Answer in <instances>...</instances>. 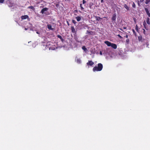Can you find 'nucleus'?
<instances>
[{
    "label": "nucleus",
    "instance_id": "14",
    "mask_svg": "<svg viewBox=\"0 0 150 150\" xmlns=\"http://www.w3.org/2000/svg\"><path fill=\"white\" fill-rule=\"evenodd\" d=\"M138 39L139 41H142V37L141 35H139L138 37Z\"/></svg>",
    "mask_w": 150,
    "mask_h": 150
},
{
    "label": "nucleus",
    "instance_id": "2",
    "mask_svg": "<svg viewBox=\"0 0 150 150\" xmlns=\"http://www.w3.org/2000/svg\"><path fill=\"white\" fill-rule=\"evenodd\" d=\"M104 43L108 46L111 47L112 48L115 49L117 48V45L115 44L112 43L108 41H105Z\"/></svg>",
    "mask_w": 150,
    "mask_h": 150
},
{
    "label": "nucleus",
    "instance_id": "6",
    "mask_svg": "<svg viewBox=\"0 0 150 150\" xmlns=\"http://www.w3.org/2000/svg\"><path fill=\"white\" fill-rule=\"evenodd\" d=\"M71 32L73 33H74L76 34V31L75 30V29L74 28V27L73 26H72L71 27Z\"/></svg>",
    "mask_w": 150,
    "mask_h": 150
},
{
    "label": "nucleus",
    "instance_id": "45",
    "mask_svg": "<svg viewBox=\"0 0 150 150\" xmlns=\"http://www.w3.org/2000/svg\"><path fill=\"white\" fill-rule=\"evenodd\" d=\"M74 15H76V14H74Z\"/></svg>",
    "mask_w": 150,
    "mask_h": 150
},
{
    "label": "nucleus",
    "instance_id": "27",
    "mask_svg": "<svg viewBox=\"0 0 150 150\" xmlns=\"http://www.w3.org/2000/svg\"><path fill=\"white\" fill-rule=\"evenodd\" d=\"M86 1H85V0H83L82 3L83 4H85L86 3Z\"/></svg>",
    "mask_w": 150,
    "mask_h": 150
},
{
    "label": "nucleus",
    "instance_id": "12",
    "mask_svg": "<svg viewBox=\"0 0 150 150\" xmlns=\"http://www.w3.org/2000/svg\"><path fill=\"white\" fill-rule=\"evenodd\" d=\"M57 37L58 38H59L62 41H63L64 40L62 38V36L60 35H57Z\"/></svg>",
    "mask_w": 150,
    "mask_h": 150
},
{
    "label": "nucleus",
    "instance_id": "28",
    "mask_svg": "<svg viewBox=\"0 0 150 150\" xmlns=\"http://www.w3.org/2000/svg\"><path fill=\"white\" fill-rule=\"evenodd\" d=\"M148 16L150 17V13H149V12L146 13Z\"/></svg>",
    "mask_w": 150,
    "mask_h": 150
},
{
    "label": "nucleus",
    "instance_id": "15",
    "mask_svg": "<svg viewBox=\"0 0 150 150\" xmlns=\"http://www.w3.org/2000/svg\"><path fill=\"white\" fill-rule=\"evenodd\" d=\"M124 6L127 11H129V7L126 4H124Z\"/></svg>",
    "mask_w": 150,
    "mask_h": 150
},
{
    "label": "nucleus",
    "instance_id": "25",
    "mask_svg": "<svg viewBox=\"0 0 150 150\" xmlns=\"http://www.w3.org/2000/svg\"><path fill=\"white\" fill-rule=\"evenodd\" d=\"M117 36H118L120 39H122L123 38L119 34H118V35H117Z\"/></svg>",
    "mask_w": 150,
    "mask_h": 150
},
{
    "label": "nucleus",
    "instance_id": "22",
    "mask_svg": "<svg viewBox=\"0 0 150 150\" xmlns=\"http://www.w3.org/2000/svg\"><path fill=\"white\" fill-rule=\"evenodd\" d=\"M145 10L146 13H148V12H149L147 8H145Z\"/></svg>",
    "mask_w": 150,
    "mask_h": 150
},
{
    "label": "nucleus",
    "instance_id": "38",
    "mask_svg": "<svg viewBox=\"0 0 150 150\" xmlns=\"http://www.w3.org/2000/svg\"><path fill=\"white\" fill-rule=\"evenodd\" d=\"M120 29L122 31H123V29H122V28H120Z\"/></svg>",
    "mask_w": 150,
    "mask_h": 150
},
{
    "label": "nucleus",
    "instance_id": "33",
    "mask_svg": "<svg viewBox=\"0 0 150 150\" xmlns=\"http://www.w3.org/2000/svg\"><path fill=\"white\" fill-rule=\"evenodd\" d=\"M144 0H140V2H143Z\"/></svg>",
    "mask_w": 150,
    "mask_h": 150
},
{
    "label": "nucleus",
    "instance_id": "24",
    "mask_svg": "<svg viewBox=\"0 0 150 150\" xmlns=\"http://www.w3.org/2000/svg\"><path fill=\"white\" fill-rule=\"evenodd\" d=\"M129 39H127L126 40V42L127 43V44H129Z\"/></svg>",
    "mask_w": 150,
    "mask_h": 150
},
{
    "label": "nucleus",
    "instance_id": "10",
    "mask_svg": "<svg viewBox=\"0 0 150 150\" xmlns=\"http://www.w3.org/2000/svg\"><path fill=\"white\" fill-rule=\"evenodd\" d=\"M76 61L78 64H80L81 62V60L79 58H77L76 59Z\"/></svg>",
    "mask_w": 150,
    "mask_h": 150
},
{
    "label": "nucleus",
    "instance_id": "32",
    "mask_svg": "<svg viewBox=\"0 0 150 150\" xmlns=\"http://www.w3.org/2000/svg\"><path fill=\"white\" fill-rule=\"evenodd\" d=\"M132 31H133V33H135V30H134L133 29V30H132Z\"/></svg>",
    "mask_w": 150,
    "mask_h": 150
},
{
    "label": "nucleus",
    "instance_id": "7",
    "mask_svg": "<svg viewBox=\"0 0 150 150\" xmlns=\"http://www.w3.org/2000/svg\"><path fill=\"white\" fill-rule=\"evenodd\" d=\"M28 18V16L27 15L22 16L21 17V18L23 19H25Z\"/></svg>",
    "mask_w": 150,
    "mask_h": 150
},
{
    "label": "nucleus",
    "instance_id": "43",
    "mask_svg": "<svg viewBox=\"0 0 150 150\" xmlns=\"http://www.w3.org/2000/svg\"><path fill=\"white\" fill-rule=\"evenodd\" d=\"M37 34H39V33H38V32H37Z\"/></svg>",
    "mask_w": 150,
    "mask_h": 150
},
{
    "label": "nucleus",
    "instance_id": "19",
    "mask_svg": "<svg viewBox=\"0 0 150 150\" xmlns=\"http://www.w3.org/2000/svg\"><path fill=\"white\" fill-rule=\"evenodd\" d=\"M93 5V3H90L89 4V7L90 8H92V6Z\"/></svg>",
    "mask_w": 150,
    "mask_h": 150
},
{
    "label": "nucleus",
    "instance_id": "35",
    "mask_svg": "<svg viewBox=\"0 0 150 150\" xmlns=\"http://www.w3.org/2000/svg\"><path fill=\"white\" fill-rule=\"evenodd\" d=\"M137 29V25H136V30Z\"/></svg>",
    "mask_w": 150,
    "mask_h": 150
},
{
    "label": "nucleus",
    "instance_id": "16",
    "mask_svg": "<svg viewBox=\"0 0 150 150\" xmlns=\"http://www.w3.org/2000/svg\"><path fill=\"white\" fill-rule=\"evenodd\" d=\"M80 6L81 7V11H84V8L82 6V4H80Z\"/></svg>",
    "mask_w": 150,
    "mask_h": 150
},
{
    "label": "nucleus",
    "instance_id": "37",
    "mask_svg": "<svg viewBox=\"0 0 150 150\" xmlns=\"http://www.w3.org/2000/svg\"><path fill=\"white\" fill-rule=\"evenodd\" d=\"M74 12H77L78 11H77V10H75V11H74Z\"/></svg>",
    "mask_w": 150,
    "mask_h": 150
},
{
    "label": "nucleus",
    "instance_id": "4",
    "mask_svg": "<svg viewBox=\"0 0 150 150\" xmlns=\"http://www.w3.org/2000/svg\"><path fill=\"white\" fill-rule=\"evenodd\" d=\"M116 13H114L113 14L112 16V18L111 20L112 21H116Z\"/></svg>",
    "mask_w": 150,
    "mask_h": 150
},
{
    "label": "nucleus",
    "instance_id": "29",
    "mask_svg": "<svg viewBox=\"0 0 150 150\" xmlns=\"http://www.w3.org/2000/svg\"><path fill=\"white\" fill-rule=\"evenodd\" d=\"M91 31H87V34H91Z\"/></svg>",
    "mask_w": 150,
    "mask_h": 150
},
{
    "label": "nucleus",
    "instance_id": "5",
    "mask_svg": "<svg viewBox=\"0 0 150 150\" xmlns=\"http://www.w3.org/2000/svg\"><path fill=\"white\" fill-rule=\"evenodd\" d=\"M48 10V8H45L42 9L40 13L42 14H43L45 11H47Z\"/></svg>",
    "mask_w": 150,
    "mask_h": 150
},
{
    "label": "nucleus",
    "instance_id": "13",
    "mask_svg": "<svg viewBox=\"0 0 150 150\" xmlns=\"http://www.w3.org/2000/svg\"><path fill=\"white\" fill-rule=\"evenodd\" d=\"M28 8L29 9H30L32 10L33 11L35 10V8L32 6H29L28 7Z\"/></svg>",
    "mask_w": 150,
    "mask_h": 150
},
{
    "label": "nucleus",
    "instance_id": "23",
    "mask_svg": "<svg viewBox=\"0 0 150 150\" xmlns=\"http://www.w3.org/2000/svg\"><path fill=\"white\" fill-rule=\"evenodd\" d=\"M72 22L74 24H76V22L74 20H72Z\"/></svg>",
    "mask_w": 150,
    "mask_h": 150
},
{
    "label": "nucleus",
    "instance_id": "18",
    "mask_svg": "<svg viewBox=\"0 0 150 150\" xmlns=\"http://www.w3.org/2000/svg\"><path fill=\"white\" fill-rule=\"evenodd\" d=\"M82 49L83 50L85 51H86L87 50L86 48L85 47V46H83V47H82Z\"/></svg>",
    "mask_w": 150,
    "mask_h": 150
},
{
    "label": "nucleus",
    "instance_id": "26",
    "mask_svg": "<svg viewBox=\"0 0 150 150\" xmlns=\"http://www.w3.org/2000/svg\"><path fill=\"white\" fill-rule=\"evenodd\" d=\"M4 0H0V3H3L4 2Z\"/></svg>",
    "mask_w": 150,
    "mask_h": 150
},
{
    "label": "nucleus",
    "instance_id": "30",
    "mask_svg": "<svg viewBox=\"0 0 150 150\" xmlns=\"http://www.w3.org/2000/svg\"><path fill=\"white\" fill-rule=\"evenodd\" d=\"M50 42H47V45H48V46L50 45Z\"/></svg>",
    "mask_w": 150,
    "mask_h": 150
},
{
    "label": "nucleus",
    "instance_id": "3",
    "mask_svg": "<svg viewBox=\"0 0 150 150\" xmlns=\"http://www.w3.org/2000/svg\"><path fill=\"white\" fill-rule=\"evenodd\" d=\"M94 64V62L92 61H88V62H87L86 64L88 66H92Z\"/></svg>",
    "mask_w": 150,
    "mask_h": 150
},
{
    "label": "nucleus",
    "instance_id": "40",
    "mask_svg": "<svg viewBox=\"0 0 150 150\" xmlns=\"http://www.w3.org/2000/svg\"><path fill=\"white\" fill-rule=\"evenodd\" d=\"M27 29H27V28H25V30H27Z\"/></svg>",
    "mask_w": 150,
    "mask_h": 150
},
{
    "label": "nucleus",
    "instance_id": "36",
    "mask_svg": "<svg viewBox=\"0 0 150 150\" xmlns=\"http://www.w3.org/2000/svg\"><path fill=\"white\" fill-rule=\"evenodd\" d=\"M103 0H101V3H103Z\"/></svg>",
    "mask_w": 150,
    "mask_h": 150
},
{
    "label": "nucleus",
    "instance_id": "42",
    "mask_svg": "<svg viewBox=\"0 0 150 150\" xmlns=\"http://www.w3.org/2000/svg\"><path fill=\"white\" fill-rule=\"evenodd\" d=\"M124 29H126V28L124 27Z\"/></svg>",
    "mask_w": 150,
    "mask_h": 150
},
{
    "label": "nucleus",
    "instance_id": "39",
    "mask_svg": "<svg viewBox=\"0 0 150 150\" xmlns=\"http://www.w3.org/2000/svg\"><path fill=\"white\" fill-rule=\"evenodd\" d=\"M146 24V23H145V22H144V23H143V25H144V24Z\"/></svg>",
    "mask_w": 150,
    "mask_h": 150
},
{
    "label": "nucleus",
    "instance_id": "17",
    "mask_svg": "<svg viewBox=\"0 0 150 150\" xmlns=\"http://www.w3.org/2000/svg\"><path fill=\"white\" fill-rule=\"evenodd\" d=\"M146 23L148 24H150V23L149 22V18H148L146 19Z\"/></svg>",
    "mask_w": 150,
    "mask_h": 150
},
{
    "label": "nucleus",
    "instance_id": "1",
    "mask_svg": "<svg viewBox=\"0 0 150 150\" xmlns=\"http://www.w3.org/2000/svg\"><path fill=\"white\" fill-rule=\"evenodd\" d=\"M103 68V65L101 63H98V66H95L93 68V70L94 72L100 71Z\"/></svg>",
    "mask_w": 150,
    "mask_h": 150
},
{
    "label": "nucleus",
    "instance_id": "11",
    "mask_svg": "<svg viewBox=\"0 0 150 150\" xmlns=\"http://www.w3.org/2000/svg\"><path fill=\"white\" fill-rule=\"evenodd\" d=\"M75 18L76 19L77 21H79L81 20V18L80 16H78L75 17Z\"/></svg>",
    "mask_w": 150,
    "mask_h": 150
},
{
    "label": "nucleus",
    "instance_id": "20",
    "mask_svg": "<svg viewBox=\"0 0 150 150\" xmlns=\"http://www.w3.org/2000/svg\"><path fill=\"white\" fill-rule=\"evenodd\" d=\"M149 2H150V0H146L145 1V3L146 4H149Z\"/></svg>",
    "mask_w": 150,
    "mask_h": 150
},
{
    "label": "nucleus",
    "instance_id": "44",
    "mask_svg": "<svg viewBox=\"0 0 150 150\" xmlns=\"http://www.w3.org/2000/svg\"><path fill=\"white\" fill-rule=\"evenodd\" d=\"M56 6H57V5H56Z\"/></svg>",
    "mask_w": 150,
    "mask_h": 150
},
{
    "label": "nucleus",
    "instance_id": "8",
    "mask_svg": "<svg viewBox=\"0 0 150 150\" xmlns=\"http://www.w3.org/2000/svg\"><path fill=\"white\" fill-rule=\"evenodd\" d=\"M95 17L96 20L98 21H100V20H102L103 19L102 18H100L99 16H95Z\"/></svg>",
    "mask_w": 150,
    "mask_h": 150
},
{
    "label": "nucleus",
    "instance_id": "9",
    "mask_svg": "<svg viewBox=\"0 0 150 150\" xmlns=\"http://www.w3.org/2000/svg\"><path fill=\"white\" fill-rule=\"evenodd\" d=\"M47 27L48 28L49 30H53V28H52V25L50 24H48L47 25Z\"/></svg>",
    "mask_w": 150,
    "mask_h": 150
},
{
    "label": "nucleus",
    "instance_id": "34",
    "mask_svg": "<svg viewBox=\"0 0 150 150\" xmlns=\"http://www.w3.org/2000/svg\"><path fill=\"white\" fill-rule=\"evenodd\" d=\"M100 54L101 55H102V53L101 52V51H100Z\"/></svg>",
    "mask_w": 150,
    "mask_h": 150
},
{
    "label": "nucleus",
    "instance_id": "31",
    "mask_svg": "<svg viewBox=\"0 0 150 150\" xmlns=\"http://www.w3.org/2000/svg\"><path fill=\"white\" fill-rule=\"evenodd\" d=\"M124 37H126V38H128V35H127L126 34V35Z\"/></svg>",
    "mask_w": 150,
    "mask_h": 150
},
{
    "label": "nucleus",
    "instance_id": "21",
    "mask_svg": "<svg viewBox=\"0 0 150 150\" xmlns=\"http://www.w3.org/2000/svg\"><path fill=\"white\" fill-rule=\"evenodd\" d=\"M132 7L134 8H135L136 7V5L134 2L133 3V4H132Z\"/></svg>",
    "mask_w": 150,
    "mask_h": 150
},
{
    "label": "nucleus",
    "instance_id": "41",
    "mask_svg": "<svg viewBox=\"0 0 150 150\" xmlns=\"http://www.w3.org/2000/svg\"><path fill=\"white\" fill-rule=\"evenodd\" d=\"M67 22L68 25H69V23L68 22Z\"/></svg>",
    "mask_w": 150,
    "mask_h": 150
}]
</instances>
